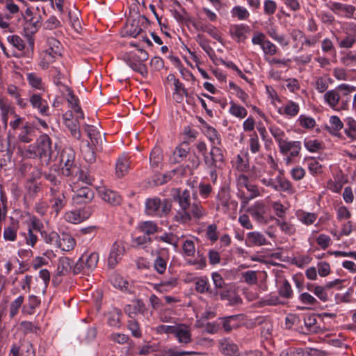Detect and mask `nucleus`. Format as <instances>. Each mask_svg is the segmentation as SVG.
<instances>
[{"instance_id": "obj_1", "label": "nucleus", "mask_w": 356, "mask_h": 356, "mask_svg": "<svg viewBox=\"0 0 356 356\" xmlns=\"http://www.w3.org/2000/svg\"><path fill=\"white\" fill-rule=\"evenodd\" d=\"M204 163L210 173L211 180L215 183L217 179L216 170L224 163L223 151L216 145H213L209 152L204 155Z\"/></svg>"}, {"instance_id": "obj_2", "label": "nucleus", "mask_w": 356, "mask_h": 356, "mask_svg": "<svg viewBox=\"0 0 356 356\" xmlns=\"http://www.w3.org/2000/svg\"><path fill=\"white\" fill-rule=\"evenodd\" d=\"M171 207L169 200H161L160 198L154 197L146 200L145 211L148 216L163 217L170 211Z\"/></svg>"}, {"instance_id": "obj_3", "label": "nucleus", "mask_w": 356, "mask_h": 356, "mask_svg": "<svg viewBox=\"0 0 356 356\" xmlns=\"http://www.w3.org/2000/svg\"><path fill=\"white\" fill-rule=\"evenodd\" d=\"M39 159L48 165L51 161L56 159L58 153L52 147L51 140L47 134L40 135L35 142Z\"/></svg>"}, {"instance_id": "obj_4", "label": "nucleus", "mask_w": 356, "mask_h": 356, "mask_svg": "<svg viewBox=\"0 0 356 356\" xmlns=\"http://www.w3.org/2000/svg\"><path fill=\"white\" fill-rule=\"evenodd\" d=\"M60 167L63 175L70 177L75 181H81L87 184H91L93 181L92 177L84 172L75 161Z\"/></svg>"}, {"instance_id": "obj_5", "label": "nucleus", "mask_w": 356, "mask_h": 356, "mask_svg": "<svg viewBox=\"0 0 356 356\" xmlns=\"http://www.w3.org/2000/svg\"><path fill=\"white\" fill-rule=\"evenodd\" d=\"M98 261L97 252L84 253L74 264L73 273L74 275L80 273L88 274L97 267Z\"/></svg>"}, {"instance_id": "obj_6", "label": "nucleus", "mask_w": 356, "mask_h": 356, "mask_svg": "<svg viewBox=\"0 0 356 356\" xmlns=\"http://www.w3.org/2000/svg\"><path fill=\"white\" fill-rule=\"evenodd\" d=\"M323 99L326 104L336 111L348 110L350 98L342 99L340 103L341 95L336 89H332L325 92Z\"/></svg>"}, {"instance_id": "obj_7", "label": "nucleus", "mask_w": 356, "mask_h": 356, "mask_svg": "<svg viewBox=\"0 0 356 356\" xmlns=\"http://www.w3.org/2000/svg\"><path fill=\"white\" fill-rule=\"evenodd\" d=\"M301 148L300 141H289L286 140L279 145L280 153L286 156L284 161L287 165L291 164L292 159L299 155Z\"/></svg>"}, {"instance_id": "obj_8", "label": "nucleus", "mask_w": 356, "mask_h": 356, "mask_svg": "<svg viewBox=\"0 0 356 356\" xmlns=\"http://www.w3.org/2000/svg\"><path fill=\"white\" fill-rule=\"evenodd\" d=\"M238 207V202L232 200L230 194L226 191L222 190L217 195L216 209L218 211L228 213L231 210L236 211Z\"/></svg>"}, {"instance_id": "obj_9", "label": "nucleus", "mask_w": 356, "mask_h": 356, "mask_svg": "<svg viewBox=\"0 0 356 356\" xmlns=\"http://www.w3.org/2000/svg\"><path fill=\"white\" fill-rule=\"evenodd\" d=\"M277 184L272 178H263L261 179V183L266 186L271 187L277 191H283L289 193H293V186L291 183L285 178L277 176L275 179Z\"/></svg>"}, {"instance_id": "obj_10", "label": "nucleus", "mask_w": 356, "mask_h": 356, "mask_svg": "<svg viewBox=\"0 0 356 356\" xmlns=\"http://www.w3.org/2000/svg\"><path fill=\"white\" fill-rule=\"evenodd\" d=\"M94 211L92 207H88L81 209L69 211L65 213L66 221L73 224H78L90 218Z\"/></svg>"}, {"instance_id": "obj_11", "label": "nucleus", "mask_w": 356, "mask_h": 356, "mask_svg": "<svg viewBox=\"0 0 356 356\" xmlns=\"http://www.w3.org/2000/svg\"><path fill=\"white\" fill-rule=\"evenodd\" d=\"M173 336L181 346H186L193 341L191 327L186 324H176Z\"/></svg>"}, {"instance_id": "obj_12", "label": "nucleus", "mask_w": 356, "mask_h": 356, "mask_svg": "<svg viewBox=\"0 0 356 356\" xmlns=\"http://www.w3.org/2000/svg\"><path fill=\"white\" fill-rule=\"evenodd\" d=\"M125 252V247L122 241H115L111 246L108 257V266L113 268L121 261Z\"/></svg>"}, {"instance_id": "obj_13", "label": "nucleus", "mask_w": 356, "mask_h": 356, "mask_svg": "<svg viewBox=\"0 0 356 356\" xmlns=\"http://www.w3.org/2000/svg\"><path fill=\"white\" fill-rule=\"evenodd\" d=\"M248 212L257 222L262 224H266L268 219L266 217L267 207L261 202H257L252 207L248 208Z\"/></svg>"}, {"instance_id": "obj_14", "label": "nucleus", "mask_w": 356, "mask_h": 356, "mask_svg": "<svg viewBox=\"0 0 356 356\" xmlns=\"http://www.w3.org/2000/svg\"><path fill=\"white\" fill-rule=\"evenodd\" d=\"M94 198V192L88 187H81L72 196V202L75 205H82L91 202Z\"/></svg>"}, {"instance_id": "obj_15", "label": "nucleus", "mask_w": 356, "mask_h": 356, "mask_svg": "<svg viewBox=\"0 0 356 356\" xmlns=\"http://www.w3.org/2000/svg\"><path fill=\"white\" fill-rule=\"evenodd\" d=\"M124 60L134 71L138 72L143 77L147 76V70L146 65L138 60L136 54L129 53L125 55Z\"/></svg>"}, {"instance_id": "obj_16", "label": "nucleus", "mask_w": 356, "mask_h": 356, "mask_svg": "<svg viewBox=\"0 0 356 356\" xmlns=\"http://www.w3.org/2000/svg\"><path fill=\"white\" fill-rule=\"evenodd\" d=\"M195 290L200 293H207L210 298H216L218 295L216 289H212L207 277H201L197 279L195 283Z\"/></svg>"}, {"instance_id": "obj_17", "label": "nucleus", "mask_w": 356, "mask_h": 356, "mask_svg": "<svg viewBox=\"0 0 356 356\" xmlns=\"http://www.w3.org/2000/svg\"><path fill=\"white\" fill-rule=\"evenodd\" d=\"M29 102L33 108L37 109L42 115L49 116V108L48 103L38 94H33L29 98Z\"/></svg>"}, {"instance_id": "obj_18", "label": "nucleus", "mask_w": 356, "mask_h": 356, "mask_svg": "<svg viewBox=\"0 0 356 356\" xmlns=\"http://www.w3.org/2000/svg\"><path fill=\"white\" fill-rule=\"evenodd\" d=\"M250 31V27L243 24L232 25L229 29L231 36L238 42L244 41L247 38L246 34Z\"/></svg>"}, {"instance_id": "obj_19", "label": "nucleus", "mask_w": 356, "mask_h": 356, "mask_svg": "<svg viewBox=\"0 0 356 356\" xmlns=\"http://www.w3.org/2000/svg\"><path fill=\"white\" fill-rule=\"evenodd\" d=\"M79 119H81L79 114H77V116L74 120L72 118H67V113L63 115L65 125L70 130L72 136L77 140H81V134L79 129Z\"/></svg>"}, {"instance_id": "obj_20", "label": "nucleus", "mask_w": 356, "mask_h": 356, "mask_svg": "<svg viewBox=\"0 0 356 356\" xmlns=\"http://www.w3.org/2000/svg\"><path fill=\"white\" fill-rule=\"evenodd\" d=\"M98 193L100 197L110 204L118 205L121 202V197L115 191L106 188H99Z\"/></svg>"}, {"instance_id": "obj_21", "label": "nucleus", "mask_w": 356, "mask_h": 356, "mask_svg": "<svg viewBox=\"0 0 356 356\" xmlns=\"http://www.w3.org/2000/svg\"><path fill=\"white\" fill-rule=\"evenodd\" d=\"M245 243L248 247L261 246L268 244L266 237L259 232L248 233Z\"/></svg>"}, {"instance_id": "obj_22", "label": "nucleus", "mask_w": 356, "mask_h": 356, "mask_svg": "<svg viewBox=\"0 0 356 356\" xmlns=\"http://www.w3.org/2000/svg\"><path fill=\"white\" fill-rule=\"evenodd\" d=\"M35 136V128L29 122H26L20 129L17 135V139L19 142L24 143H31Z\"/></svg>"}, {"instance_id": "obj_23", "label": "nucleus", "mask_w": 356, "mask_h": 356, "mask_svg": "<svg viewBox=\"0 0 356 356\" xmlns=\"http://www.w3.org/2000/svg\"><path fill=\"white\" fill-rule=\"evenodd\" d=\"M65 90L67 92L66 99L68 102L69 106L74 111V113L79 114L81 119L84 118V114L79 106V99L74 95L71 88L68 86H65Z\"/></svg>"}, {"instance_id": "obj_24", "label": "nucleus", "mask_w": 356, "mask_h": 356, "mask_svg": "<svg viewBox=\"0 0 356 356\" xmlns=\"http://www.w3.org/2000/svg\"><path fill=\"white\" fill-rule=\"evenodd\" d=\"M220 350L227 356H240L237 345L227 339H224L220 341Z\"/></svg>"}, {"instance_id": "obj_25", "label": "nucleus", "mask_w": 356, "mask_h": 356, "mask_svg": "<svg viewBox=\"0 0 356 356\" xmlns=\"http://www.w3.org/2000/svg\"><path fill=\"white\" fill-rule=\"evenodd\" d=\"M74 261L68 257H63L58 259L57 265V275L63 276L73 273Z\"/></svg>"}, {"instance_id": "obj_26", "label": "nucleus", "mask_w": 356, "mask_h": 356, "mask_svg": "<svg viewBox=\"0 0 356 356\" xmlns=\"http://www.w3.org/2000/svg\"><path fill=\"white\" fill-rule=\"evenodd\" d=\"M190 145L187 142L179 144L173 152V162L181 163L188 156L190 152Z\"/></svg>"}, {"instance_id": "obj_27", "label": "nucleus", "mask_w": 356, "mask_h": 356, "mask_svg": "<svg viewBox=\"0 0 356 356\" xmlns=\"http://www.w3.org/2000/svg\"><path fill=\"white\" fill-rule=\"evenodd\" d=\"M146 20L147 18L143 15L138 16V18L134 19L127 26V33L133 38H136L143 31V28L140 24L141 22Z\"/></svg>"}, {"instance_id": "obj_28", "label": "nucleus", "mask_w": 356, "mask_h": 356, "mask_svg": "<svg viewBox=\"0 0 356 356\" xmlns=\"http://www.w3.org/2000/svg\"><path fill=\"white\" fill-rule=\"evenodd\" d=\"M76 241L70 234L63 233L61 236L59 235L57 248H60L63 251H70L74 249Z\"/></svg>"}, {"instance_id": "obj_29", "label": "nucleus", "mask_w": 356, "mask_h": 356, "mask_svg": "<svg viewBox=\"0 0 356 356\" xmlns=\"http://www.w3.org/2000/svg\"><path fill=\"white\" fill-rule=\"evenodd\" d=\"M300 111L299 104L292 100H288L285 104L279 108V113L293 118L296 116Z\"/></svg>"}, {"instance_id": "obj_30", "label": "nucleus", "mask_w": 356, "mask_h": 356, "mask_svg": "<svg viewBox=\"0 0 356 356\" xmlns=\"http://www.w3.org/2000/svg\"><path fill=\"white\" fill-rule=\"evenodd\" d=\"M111 283L115 288L119 289L122 291L131 293L133 292L132 284L124 280L120 275H114L111 277Z\"/></svg>"}, {"instance_id": "obj_31", "label": "nucleus", "mask_w": 356, "mask_h": 356, "mask_svg": "<svg viewBox=\"0 0 356 356\" xmlns=\"http://www.w3.org/2000/svg\"><path fill=\"white\" fill-rule=\"evenodd\" d=\"M49 202L51 208L56 216L67 204L66 195L50 196Z\"/></svg>"}, {"instance_id": "obj_32", "label": "nucleus", "mask_w": 356, "mask_h": 356, "mask_svg": "<svg viewBox=\"0 0 356 356\" xmlns=\"http://www.w3.org/2000/svg\"><path fill=\"white\" fill-rule=\"evenodd\" d=\"M59 165H62L75 161V152L71 147H65L60 152L58 157Z\"/></svg>"}, {"instance_id": "obj_33", "label": "nucleus", "mask_w": 356, "mask_h": 356, "mask_svg": "<svg viewBox=\"0 0 356 356\" xmlns=\"http://www.w3.org/2000/svg\"><path fill=\"white\" fill-rule=\"evenodd\" d=\"M137 229L146 236L154 234L158 232L157 224L153 221H144L138 224Z\"/></svg>"}, {"instance_id": "obj_34", "label": "nucleus", "mask_w": 356, "mask_h": 356, "mask_svg": "<svg viewBox=\"0 0 356 356\" xmlns=\"http://www.w3.org/2000/svg\"><path fill=\"white\" fill-rule=\"evenodd\" d=\"M26 79L29 84L35 89L44 90V84L42 81V78L34 72L26 74Z\"/></svg>"}, {"instance_id": "obj_35", "label": "nucleus", "mask_w": 356, "mask_h": 356, "mask_svg": "<svg viewBox=\"0 0 356 356\" xmlns=\"http://www.w3.org/2000/svg\"><path fill=\"white\" fill-rule=\"evenodd\" d=\"M129 161L125 156L120 157L116 163V175L118 177L124 176L129 171Z\"/></svg>"}, {"instance_id": "obj_36", "label": "nucleus", "mask_w": 356, "mask_h": 356, "mask_svg": "<svg viewBox=\"0 0 356 356\" xmlns=\"http://www.w3.org/2000/svg\"><path fill=\"white\" fill-rule=\"evenodd\" d=\"M34 170L35 173L32 172V177L29 179V185L26 186L29 193L32 195H35L40 190V185L34 183V180L40 177L41 172L39 169Z\"/></svg>"}, {"instance_id": "obj_37", "label": "nucleus", "mask_w": 356, "mask_h": 356, "mask_svg": "<svg viewBox=\"0 0 356 356\" xmlns=\"http://www.w3.org/2000/svg\"><path fill=\"white\" fill-rule=\"evenodd\" d=\"M17 230L18 225L17 223H12L6 227L3 234V239L6 241H15L17 239Z\"/></svg>"}, {"instance_id": "obj_38", "label": "nucleus", "mask_w": 356, "mask_h": 356, "mask_svg": "<svg viewBox=\"0 0 356 356\" xmlns=\"http://www.w3.org/2000/svg\"><path fill=\"white\" fill-rule=\"evenodd\" d=\"M163 161L162 149L159 147H154L149 155V163L152 168L159 167Z\"/></svg>"}, {"instance_id": "obj_39", "label": "nucleus", "mask_w": 356, "mask_h": 356, "mask_svg": "<svg viewBox=\"0 0 356 356\" xmlns=\"http://www.w3.org/2000/svg\"><path fill=\"white\" fill-rule=\"evenodd\" d=\"M177 200L179 202V205L181 209H188L191 206V193L188 190H184L183 191H179Z\"/></svg>"}, {"instance_id": "obj_40", "label": "nucleus", "mask_w": 356, "mask_h": 356, "mask_svg": "<svg viewBox=\"0 0 356 356\" xmlns=\"http://www.w3.org/2000/svg\"><path fill=\"white\" fill-rule=\"evenodd\" d=\"M229 104L230 107L229 112L231 115L240 119H243L246 117L248 111L243 106L236 104L233 101H231Z\"/></svg>"}, {"instance_id": "obj_41", "label": "nucleus", "mask_w": 356, "mask_h": 356, "mask_svg": "<svg viewBox=\"0 0 356 356\" xmlns=\"http://www.w3.org/2000/svg\"><path fill=\"white\" fill-rule=\"evenodd\" d=\"M278 293L280 296L286 299H290L293 297V291L289 282L287 280H284L282 281V284L279 286Z\"/></svg>"}, {"instance_id": "obj_42", "label": "nucleus", "mask_w": 356, "mask_h": 356, "mask_svg": "<svg viewBox=\"0 0 356 356\" xmlns=\"http://www.w3.org/2000/svg\"><path fill=\"white\" fill-rule=\"evenodd\" d=\"M200 29L202 31L208 33L211 37H212L213 39L216 40L219 42H222V39L220 36V33L217 29V28L215 27L214 26L211 24H202L200 26Z\"/></svg>"}, {"instance_id": "obj_43", "label": "nucleus", "mask_w": 356, "mask_h": 356, "mask_svg": "<svg viewBox=\"0 0 356 356\" xmlns=\"http://www.w3.org/2000/svg\"><path fill=\"white\" fill-rule=\"evenodd\" d=\"M190 213L192 218L200 220L206 215V211L200 202H193L190 207Z\"/></svg>"}, {"instance_id": "obj_44", "label": "nucleus", "mask_w": 356, "mask_h": 356, "mask_svg": "<svg viewBox=\"0 0 356 356\" xmlns=\"http://www.w3.org/2000/svg\"><path fill=\"white\" fill-rule=\"evenodd\" d=\"M231 15L233 17L237 18L238 20H246L250 17L248 10L243 6H236L231 10Z\"/></svg>"}, {"instance_id": "obj_45", "label": "nucleus", "mask_w": 356, "mask_h": 356, "mask_svg": "<svg viewBox=\"0 0 356 356\" xmlns=\"http://www.w3.org/2000/svg\"><path fill=\"white\" fill-rule=\"evenodd\" d=\"M156 239L159 241H162L168 244L173 245V247L176 249L178 247L179 238L177 235L174 234L172 232L170 233H164L163 234L156 237Z\"/></svg>"}, {"instance_id": "obj_46", "label": "nucleus", "mask_w": 356, "mask_h": 356, "mask_svg": "<svg viewBox=\"0 0 356 356\" xmlns=\"http://www.w3.org/2000/svg\"><path fill=\"white\" fill-rule=\"evenodd\" d=\"M84 131L87 134L93 145L98 144L99 138L101 137V135L99 131L95 127L86 124Z\"/></svg>"}, {"instance_id": "obj_47", "label": "nucleus", "mask_w": 356, "mask_h": 356, "mask_svg": "<svg viewBox=\"0 0 356 356\" xmlns=\"http://www.w3.org/2000/svg\"><path fill=\"white\" fill-rule=\"evenodd\" d=\"M41 237L44 241L49 245L57 248L58 241H59V234L56 232H47L44 231L41 233Z\"/></svg>"}, {"instance_id": "obj_48", "label": "nucleus", "mask_w": 356, "mask_h": 356, "mask_svg": "<svg viewBox=\"0 0 356 356\" xmlns=\"http://www.w3.org/2000/svg\"><path fill=\"white\" fill-rule=\"evenodd\" d=\"M40 299L34 295H31L28 298V307H24V312L28 314H33L35 309L40 305Z\"/></svg>"}, {"instance_id": "obj_49", "label": "nucleus", "mask_w": 356, "mask_h": 356, "mask_svg": "<svg viewBox=\"0 0 356 356\" xmlns=\"http://www.w3.org/2000/svg\"><path fill=\"white\" fill-rule=\"evenodd\" d=\"M298 220L305 225H313L317 219V215L314 213L301 211L298 215Z\"/></svg>"}, {"instance_id": "obj_50", "label": "nucleus", "mask_w": 356, "mask_h": 356, "mask_svg": "<svg viewBox=\"0 0 356 356\" xmlns=\"http://www.w3.org/2000/svg\"><path fill=\"white\" fill-rule=\"evenodd\" d=\"M24 300V296H19L10 303L9 307V316L10 318H14L18 314L19 308L23 305Z\"/></svg>"}, {"instance_id": "obj_51", "label": "nucleus", "mask_w": 356, "mask_h": 356, "mask_svg": "<svg viewBox=\"0 0 356 356\" xmlns=\"http://www.w3.org/2000/svg\"><path fill=\"white\" fill-rule=\"evenodd\" d=\"M329 123L330 124V130L329 131L334 135H337V132H339L343 127V123L337 115H332L329 119Z\"/></svg>"}, {"instance_id": "obj_52", "label": "nucleus", "mask_w": 356, "mask_h": 356, "mask_svg": "<svg viewBox=\"0 0 356 356\" xmlns=\"http://www.w3.org/2000/svg\"><path fill=\"white\" fill-rule=\"evenodd\" d=\"M7 41L18 51H23L26 44L24 40L17 35H11L7 37Z\"/></svg>"}, {"instance_id": "obj_53", "label": "nucleus", "mask_w": 356, "mask_h": 356, "mask_svg": "<svg viewBox=\"0 0 356 356\" xmlns=\"http://www.w3.org/2000/svg\"><path fill=\"white\" fill-rule=\"evenodd\" d=\"M196 42L202 48V49L211 56L213 53V49L210 46L209 41L202 34H197L195 38Z\"/></svg>"}, {"instance_id": "obj_54", "label": "nucleus", "mask_w": 356, "mask_h": 356, "mask_svg": "<svg viewBox=\"0 0 356 356\" xmlns=\"http://www.w3.org/2000/svg\"><path fill=\"white\" fill-rule=\"evenodd\" d=\"M235 163L236 169L241 172H246L249 169V160L246 155L238 154Z\"/></svg>"}, {"instance_id": "obj_55", "label": "nucleus", "mask_w": 356, "mask_h": 356, "mask_svg": "<svg viewBox=\"0 0 356 356\" xmlns=\"http://www.w3.org/2000/svg\"><path fill=\"white\" fill-rule=\"evenodd\" d=\"M280 356H310L307 352H305L302 348H287L284 349Z\"/></svg>"}, {"instance_id": "obj_56", "label": "nucleus", "mask_w": 356, "mask_h": 356, "mask_svg": "<svg viewBox=\"0 0 356 356\" xmlns=\"http://www.w3.org/2000/svg\"><path fill=\"white\" fill-rule=\"evenodd\" d=\"M177 280L174 278L168 281H162L159 284H154V289L158 291H167L172 289L176 285Z\"/></svg>"}, {"instance_id": "obj_57", "label": "nucleus", "mask_w": 356, "mask_h": 356, "mask_svg": "<svg viewBox=\"0 0 356 356\" xmlns=\"http://www.w3.org/2000/svg\"><path fill=\"white\" fill-rule=\"evenodd\" d=\"M257 280V272L254 270H248L241 274V281L249 285L255 284Z\"/></svg>"}, {"instance_id": "obj_58", "label": "nucleus", "mask_w": 356, "mask_h": 356, "mask_svg": "<svg viewBox=\"0 0 356 356\" xmlns=\"http://www.w3.org/2000/svg\"><path fill=\"white\" fill-rule=\"evenodd\" d=\"M50 196L66 195L65 186L61 181L49 186Z\"/></svg>"}, {"instance_id": "obj_59", "label": "nucleus", "mask_w": 356, "mask_h": 356, "mask_svg": "<svg viewBox=\"0 0 356 356\" xmlns=\"http://www.w3.org/2000/svg\"><path fill=\"white\" fill-rule=\"evenodd\" d=\"M167 268V261L161 256H157L154 261V269L159 274H163Z\"/></svg>"}, {"instance_id": "obj_60", "label": "nucleus", "mask_w": 356, "mask_h": 356, "mask_svg": "<svg viewBox=\"0 0 356 356\" xmlns=\"http://www.w3.org/2000/svg\"><path fill=\"white\" fill-rule=\"evenodd\" d=\"M175 220L179 222L187 223L192 220V216L187 209H181L175 216Z\"/></svg>"}, {"instance_id": "obj_61", "label": "nucleus", "mask_w": 356, "mask_h": 356, "mask_svg": "<svg viewBox=\"0 0 356 356\" xmlns=\"http://www.w3.org/2000/svg\"><path fill=\"white\" fill-rule=\"evenodd\" d=\"M338 42L341 48L349 49L356 42V37L348 34L341 40L338 39Z\"/></svg>"}, {"instance_id": "obj_62", "label": "nucleus", "mask_w": 356, "mask_h": 356, "mask_svg": "<svg viewBox=\"0 0 356 356\" xmlns=\"http://www.w3.org/2000/svg\"><path fill=\"white\" fill-rule=\"evenodd\" d=\"M249 145L250 150L252 153L256 154L259 152L261 145L259 140V137L255 132L250 135Z\"/></svg>"}, {"instance_id": "obj_63", "label": "nucleus", "mask_w": 356, "mask_h": 356, "mask_svg": "<svg viewBox=\"0 0 356 356\" xmlns=\"http://www.w3.org/2000/svg\"><path fill=\"white\" fill-rule=\"evenodd\" d=\"M277 225L280 227V229L286 234L293 235L296 232V227L294 225L280 220H276Z\"/></svg>"}, {"instance_id": "obj_64", "label": "nucleus", "mask_w": 356, "mask_h": 356, "mask_svg": "<svg viewBox=\"0 0 356 356\" xmlns=\"http://www.w3.org/2000/svg\"><path fill=\"white\" fill-rule=\"evenodd\" d=\"M298 299L305 305L314 306L318 304V300L307 292L301 293L298 296Z\"/></svg>"}]
</instances>
